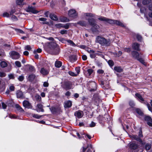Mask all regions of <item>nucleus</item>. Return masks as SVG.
<instances>
[{"mask_svg": "<svg viewBox=\"0 0 152 152\" xmlns=\"http://www.w3.org/2000/svg\"><path fill=\"white\" fill-rule=\"evenodd\" d=\"M89 24L92 26L91 30L93 32L99 31V26L95 23V19L93 18H89L87 19Z\"/></svg>", "mask_w": 152, "mask_h": 152, "instance_id": "f257e3e1", "label": "nucleus"}, {"mask_svg": "<svg viewBox=\"0 0 152 152\" xmlns=\"http://www.w3.org/2000/svg\"><path fill=\"white\" fill-rule=\"evenodd\" d=\"M49 47L50 49L51 50L54 49L55 50H56V52H53L52 53L53 55H57L59 53L60 51V48L59 46L57 44L53 42H51L50 43Z\"/></svg>", "mask_w": 152, "mask_h": 152, "instance_id": "f03ea898", "label": "nucleus"}, {"mask_svg": "<svg viewBox=\"0 0 152 152\" xmlns=\"http://www.w3.org/2000/svg\"><path fill=\"white\" fill-rule=\"evenodd\" d=\"M9 54L10 57L13 59H17L20 57L19 54L14 51L10 52Z\"/></svg>", "mask_w": 152, "mask_h": 152, "instance_id": "7ed1b4c3", "label": "nucleus"}, {"mask_svg": "<svg viewBox=\"0 0 152 152\" xmlns=\"http://www.w3.org/2000/svg\"><path fill=\"white\" fill-rule=\"evenodd\" d=\"M68 14L69 16L72 18H75L77 16V13L76 12V11L74 10H71L68 12Z\"/></svg>", "mask_w": 152, "mask_h": 152, "instance_id": "20e7f679", "label": "nucleus"}, {"mask_svg": "<svg viewBox=\"0 0 152 152\" xmlns=\"http://www.w3.org/2000/svg\"><path fill=\"white\" fill-rule=\"evenodd\" d=\"M90 91H94L96 88V84L94 82H92L89 83Z\"/></svg>", "mask_w": 152, "mask_h": 152, "instance_id": "39448f33", "label": "nucleus"}, {"mask_svg": "<svg viewBox=\"0 0 152 152\" xmlns=\"http://www.w3.org/2000/svg\"><path fill=\"white\" fill-rule=\"evenodd\" d=\"M109 23L111 24H115L117 25L122 27L124 26V25L120 21L116 20L110 19V20H109Z\"/></svg>", "mask_w": 152, "mask_h": 152, "instance_id": "423d86ee", "label": "nucleus"}, {"mask_svg": "<svg viewBox=\"0 0 152 152\" xmlns=\"http://www.w3.org/2000/svg\"><path fill=\"white\" fill-rule=\"evenodd\" d=\"M104 38L99 36L96 37V39L97 42L103 46L104 43Z\"/></svg>", "mask_w": 152, "mask_h": 152, "instance_id": "0eeeda50", "label": "nucleus"}, {"mask_svg": "<svg viewBox=\"0 0 152 152\" xmlns=\"http://www.w3.org/2000/svg\"><path fill=\"white\" fill-rule=\"evenodd\" d=\"M23 106L26 108L28 109H31L32 107L31 103L29 102L26 100H25L23 102Z\"/></svg>", "mask_w": 152, "mask_h": 152, "instance_id": "6e6552de", "label": "nucleus"}, {"mask_svg": "<svg viewBox=\"0 0 152 152\" xmlns=\"http://www.w3.org/2000/svg\"><path fill=\"white\" fill-rule=\"evenodd\" d=\"M145 121H147V124L150 126L152 127V119L149 116H146L145 117Z\"/></svg>", "mask_w": 152, "mask_h": 152, "instance_id": "1a4fd4ad", "label": "nucleus"}, {"mask_svg": "<svg viewBox=\"0 0 152 152\" xmlns=\"http://www.w3.org/2000/svg\"><path fill=\"white\" fill-rule=\"evenodd\" d=\"M129 148L131 150H135L138 149V146L137 144L135 143H132L129 145Z\"/></svg>", "mask_w": 152, "mask_h": 152, "instance_id": "9d476101", "label": "nucleus"}, {"mask_svg": "<svg viewBox=\"0 0 152 152\" xmlns=\"http://www.w3.org/2000/svg\"><path fill=\"white\" fill-rule=\"evenodd\" d=\"M28 12H30L33 14H37L39 12L36 10L35 9L32 7L28 6L27 9Z\"/></svg>", "mask_w": 152, "mask_h": 152, "instance_id": "9b49d317", "label": "nucleus"}, {"mask_svg": "<svg viewBox=\"0 0 152 152\" xmlns=\"http://www.w3.org/2000/svg\"><path fill=\"white\" fill-rule=\"evenodd\" d=\"M108 116V115H104V116H102L99 115V117H98V119L99 120V122L100 123H102V121H104L107 120L108 118L107 117Z\"/></svg>", "mask_w": 152, "mask_h": 152, "instance_id": "f8f14e48", "label": "nucleus"}, {"mask_svg": "<svg viewBox=\"0 0 152 152\" xmlns=\"http://www.w3.org/2000/svg\"><path fill=\"white\" fill-rule=\"evenodd\" d=\"M83 113L82 111L79 110L75 113V115L78 118H81L83 115Z\"/></svg>", "mask_w": 152, "mask_h": 152, "instance_id": "ddd939ff", "label": "nucleus"}, {"mask_svg": "<svg viewBox=\"0 0 152 152\" xmlns=\"http://www.w3.org/2000/svg\"><path fill=\"white\" fill-rule=\"evenodd\" d=\"M87 52L90 54V56L91 58H94L96 56V53H95V51L91 50H87Z\"/></svg>", "mask_w": 152, "mask_h": 152, "instance_id": "4468645a", "label": "nucleus"}, {"mask_svg": "<svg viewBox=\"0 0 152 152\" xmlns=\"http://www.w3.org/2000/svg\"><path fill=\"white\" fill-rule=\"evenodd\" d=\"M133 49L137 51H140V45L137 43H135L133 44L132 46Z\"/></svg>", "mask_w": 152, "mask_h": 152, "instance_id": "2eb2a0df", "label": "nucleus"}, {"mask_svg": "<svg viewBox=\"0 0 152 152\" xmlns=\"http://www.w3.org/2000/svg\"><path fill=\"white\" fill-rule=\"evenodd\" d=\"M104 43L103 46H109L111 43V40L110 39H104Z\"/></svg>", "mask_w": 152, "mask_h": 152, "instance_id": "dca6fc26", "label": "nucleus"}, {"mask_svg": "<svg viewBox=\"0 0 152 152\" xmlns=\"http://www.w3.org/2000/svg\"><path fill=\"white\" fill-rule=\"evenodd\" d=\"M132 55L133 58L136 59H137L139 57V54L138 52L136 51H132Z\"/></svg>", "mask_w": 152, "mask_h": 152, "instance_id": "f3484780", "label": "nucleus"}, {"mask_svg": "<svg viewBox=\"0 0 152 152\" xmlns=\"http://www.w3.org/2000/svg\"><path fill=\"white\" fill-rule=\"evenodd\" d=\"M72 105V102L70 101H67L64 102V107L65 108L70 107Z\"/></svg>", "mask_w": 152, "mask_h": 152, "instance_id": "a211bd4d", "label": "nucleus"}, {"mask_svg": "<svg viewBox=\"0 0 152 152\" xmlns=\"http://www.w3.org/2000/svg\"><path fill=\"white\" fill-rule=\"evenodd\" d=\"M50 17L51 19L57 21L58 20L57 16L53 13L50 14Z\"/></svg>", "mask_w": 152, "mask_h": 152, "instance_id": "6ab92c4d", "label": "nucleus"}, {"mask_svg": "<svg viewBox=\"0 0 152 152\" xmlns=\"http://www.w3.org/2000/svg\"><path fill=\"white\" fill-rule=\"evenodd\" d=\"M63 88L66 90L70 89L72 88L71 85L69 83H66L65 86H63Z\"/></svg>", "mask_w": 152, "mask_h": 152, "instance_id": "aec40b11", "label": "nucleus"}, {"mask_svg": "<svg viewBox=\"0 0 152 152\" xmlns=\"http://www.w3.org/2000/svg\"><path fill=\"white\" fill-rule=\"evenodd\" d=\"M37 106L38 108V109H37V111L38 112H40V111L43 112L44 110L43 109V105L40 104H38L37 105Z\"/></svg>", "mask_w": 152, "mask_h": 152, "instance_id": "412c9836", "label": "nucleus"}, {"mask_svg": "<svg viewBox=\"0 0 152 152\" xmlns=\"http://www.w3.org/2000/svg\"><path fill=\"white\" fill-rule=\"evenodd\" d=\"M77 24H79L80 26L86 27L87 26V23L84 21H80L77 23Z\"/></svg>", "mask_w": 152, "mask_h": 152, "instance_id": "4be33fe9", "label": "nucleus"}, {"mask_svg": "<svg viewBox=\"0 0 152 152\" xmlns=\"http://www.w3.org/2000/svg\"><path fill=\"white\" fill-rule=\"evenodd\" d=\"M114 70L118 72H121L123 71V69L120 66H115L114 67Z\"/></svg>", "mask_w": 152, "mask_h": 152, "instance_id": "5701e85b", "label": "nucleus"}, {"mask_svg": "<svg viewBox=\"0 0 152 152\" xmlns=\"http://www.w3.org/2000/svg\"><path fill=\"white\" fill-rule=\"evenodd\" d=\"M98 19L100 20L106 21L109 23V20H110V19H109L103 17H101L100 18H99Z\"/></svg>", "mask_w": 152, "mask_h": 152, "instance_id": "b1692460", "label": "nucleus"}, {"mask_svg": "<svg viewBox=\"0 0 152 152\" xmlns=\"http://www.w3.org/2000/svg\"><path fill=\"white\" fill-rule=\"evenodd\" d=\"M16 95L17 97L18 98H22L23 96V94L22 92L19 90L17 91Z\"/></svg>", "mask_w": 152, "mask_h": 152, "instance_id": "393cba45", "label": "nucleus"}, {"mask_svg": "<svg viewBox=\"0 0 152 152\" xmlns=\"http://www.w3.org/2000/svg\"><path fill=\"white\" fill-rule=\"evenodd\" d=\"M15 106L16 108L18 110L21 112H24L23 110L19 104H16Z\"/></svg>", "mask_w": 152, "mask_h": 152, "instance_id": "a878e982", "label": "nucleus"}, {"mask_svg": "<svg viewBox=\"0 0 152 152\" xmlns=\"http://www.w3.org/2000/svg\"><path fill=\"white\" fill-rule=\"evenodd\" d=\"M62 65V63L59 61H56L55 63L56 67L58 68L60 67Z\"/></svg>", "mask_w": 152, "mask_h": 152, "instance_id": "bb28decb", "label": "nucleus"}, {"mask_svg": "<svg viewBox=\"0 0 152 152\" xmlns=\"http://www.w3.org/2000/svg\"><path fill=\"white\" fill-rule=\"evenodd\" d=\"M41 73L43 75H46L48 74V72L47 70H45L44 68H42L40 71Z\"/></svg>", "mask_w": 152, "mask_h": 152, "instance_id": "cd10ccee", "label": "nucleus"}, {"mask_svg": "<svg viewBox=\"0 0 152 152\" xmlns=\"http://www.w3.org/2000/svg\"><path fill=\"white\" fill-rule=\"evenodd\" d=\"M69 59L70 61L72 62H74L77 60L76 57L75 56H71L69 57Z\"/></svg>", "mask_w": 152, "mask_h": 152, "instance_id": "c85d7f7f", "label": "nucleus"}, {"mask_svg": "<svg viewBox=\"0 0 152 152\" xmlns=\"http://www.w3.org/2000/svg\"><path fill=\"white\" fill-rule=\"evenodd\" d=\"M135 96L139 99L141 102H143L144 101L143 99L140 94L136 93L135 94Z\"/></svg>", "mask_w": 152, "mask_h": 152, "instance_id": "c756f323", "label": "nucleus"}, {"mask_svg": "<svg viewBox=\"0 0 152 152\" xmlns=\"http://www.w3.org/2000/svg\"><path fill=\"white\" fill-rule=\"evenodd\" d=\"M61 21L62 22H69V19L66 17H64L60 19Z\"/></svg>", "mask_w": 152, "mask_h": 152, "instance_id": "7c9ffc66", "label": "nucleus"}, {"mask_svg": "<svg viewBox=\"0 0 152 152\" xmlns=\"http://www.w3.org/2000/svg\"><path fill=\"white\" fill-rule=\"evenodd\" d=\"M0 65L2 67L4 68L6 67L7 66V64L5 62L3 61L1 62Z\"/></svg>", "mask_w": 152, "mask_h": 152, "instance_id": "2f4dec72", "label": "nucleus"}, {"mask_svg": "<svg viewBox=\"0 0 152 152\" xmlns=\"http://www.w3.org/2000/svg\"><path fill=\"white\" fill-rule=\"evenodd\" d=\"M24 0H16V3L17 4L20 5L22 4Z\"/></svg>", "mask_w": 152, "mask_h": 152, "instance_id": "473e14b6", "label": "nucleus"}, {"mask_svg": "<svg viewBox=\"0 0 152 152\" xmlns=\"http://www.w3.org/2000/svg\"><path fill=\"white\" fill-rule=\"evenodd\" d=\"M70 26V24L69 23H67L65 25L63 24L62 27L64 28L65 29H67L69 28Z\"/></svg>", "mask_w": 152, "mask_h": 152, "instance_id": "72a5a7b5", "label": "nucleus"}, {"mask_svg": "<svg viewBox=\"0 0 152 152\" xmlns=\"http://www.w3.org/2000/svg\"><path fill=\"white\" fill-rule=\"evenodd\" d=\"M87 148L88 149L87 150V152H92L91 149H92V147L91 144L88 145H87Z\"/></svg>", "mask_w": 152, "mask_h": 152, "instance_id": "f704fd0d", "label": "nucleus"}, {"mask_svg": "<svg viewBox=\"0 0 152 152\" xmlns=\"http://www.w3.org/2000/svg\"><path fill=\"white\" fill-rule=\"evenodd\" d=\"M35 77V76L34 75L32 74L29 75L28 78L31 80H33Z\"/></svg>", "mask_w": 152, "mask_h": 152, "instance_id": "c9c22d12", "label": "nucleus"}, {"mask_svg": "<svg viewBox=\"0 0 152 152\" xmlns=\"http://www.w3.org/2000/svg\"><path fill=\"white\" fill-rule=\"evenodd\" d=\"M137 60H138L140 62L143 64L145 65V63L144 62V60L142 58H139V57L137 59Z\"/></svg>", "mask_w": 152, "mask_h": 152, "instance_id": "e433bc0d", "label": "nucleus"}, {"mask_svg": "<svg viewBox=\"0 0 152 152\" xmlns=\"http://www.w3.org/2000/svg\"><path fill=\"white\" fill-rule=\"evenodd\" d=\"M36 100L38 101H40L41 100V96L38 95H36Z\"/></svg>", "mask_w": 152, "mask_h": 152, "instance_id": "4c0bfd02", "label": "nucleus"}, {"mask_svg": "<svg viewBox=\"0 0 152 152\" xmlns=\"http://www.w3.org/2000/svg\"><path fill=\"white\" fill-rule=\"evenodd\" d=\"M151 148V145L150 144H147L145 146V148L146 150H149Z\"/></svg>", "mask_w": 152, "mask_h": 152, "instance_id": "58836bf2", "label": "nucleus"}, {"mask_svg": "<svg viewBox=\"0 0 152 152\" xmlns=\"http://www.w3.org/2000/svg\"><path fill=\"white\" fill-rule=\"evenodd\" d=\"M29 68L31 72H35V71L34 67L33 66L29 65Z\"/></svg>", "mask_w": 152, "mask_h": 152, "instance_id": "ea45409f", "label": "nucleus"}, {"mask_svg": "<svg viewBox=\"0 0 152 152\" xmlns=\"http://www.w3.org/2000/svg\"><path fill=\"white\" fill-rule=\"evenodd\" d=\"M16 65L18 67H20L21 66L20 62L18 61H16L15 62Z\"/></svg>", "mask_w": 152, "mask_h": 152, "instance_id": "a19ab883", "label": "nucleus"}, {"mask_svg": "<svg viewBox=\"0 0 152 152\" xmlns=\"http://www.w3.org/2000/svg\"><path fill=\"white\" fill-rule=\"evenodd\" d=\"M129 104L130 106L132 107H133L135 105L133 101H130L129 102Z\"/></svg>", "mask_w": 152, "mask_h": 152, "instance_id": "79ce46f5", "label": "nucleus"}, {"mask_svg": "<svg viewBox=\"0 0 152 152\" xmlns=\"http://www.w3.org/2000/svg\"><path fill=\"white\" fill-rule=\"evenodd\" d=\"M136 111L137 113L140 115H141L143 114L142 111L139 109L137 108L136 109Z\"/></svg>", "mask_w": 152, "mask_h": 152, "instance_id": "37998d69", "label": "nucleus"}, {"mask_svg": "<svg viewBox=\"0 0 152 152\" xmlns=\"http://www.w3.org/2000/svg\"><path fill=\"white\" fill-rule=\"evenodd\" d=\"M25 49L28 50V51H30L31 50V48L30 45H27L25 46Z\"/></svg>", "mask_w": 152, "mask_h": 152, "instance_id": "c03bdc74", "label": "nucleus"}, {"mask_svg": "<svg viewBox=\"0 0 152 152\" xmlns=\"http://www.w3.org/2000/svg\"><path fill=\"white\" fill-rule=\"evenodd\" d=\"M108 63L109 65L111 66H112L114 65V62L113 61L111 60H109Z\"/></svg>", "mask_w": 152, "mask_h": 152, "instance_id": "a18cd8bd", "label": "nucleus"}, {"mask_svg": "<svg viewBox=\"0 0 152 152\" xmlns=\"http://www.w3.org/2000/svg\"><path fill=\"white\" fill-rule=\"evenodd\" d=\"M15 30L17 31V32H18V33H21V34H24V32L22 31V30L20 29H17V28H15Z\"/></svg>", "mask_w": 152, "mask_h": 152, "instance_id": "49530a36", "label": "nucleus"}, {"mask_svg": "<svg viewBox=\"0 0 152 152\" xmlns=\"http://www.w3.org/2000/svg\"><path fill=\"white\" fill-rule=\"evenodd\" d=\"M69 74L71 76H77V75H76V74L74 72L71 71H69Z\"/></svg>", "mask_w": 152, "mask_h": 152, "instance_id": "de8ad7c7", "label": "nucleus"}, {"mask_svg": "<svg viewBox=\"0 0 152 152\" xmlns=\"http://www.w3.org/2000/svg\"><path fill=\"white\" fill-rule=\"evenodd\" d=\"M149 2V0H143L142 3L144 5H146L148 4Z\"/></svg>", "mask_w": 152, "mask_h": 152, "instance_id": "09e8293b", "label": "nucleus"}, {"mask_svg": "<svg viewBox=\"0 0 152 152\" xmlns=\"http://www.w3.org/2000/svg\"><path fill=\"white\" fill-rule=\"evenodd\" d=\"M32 116L34 118H39L41 117L42 116L41 115H39L37 114H34L32 115Z\"/></svg>", "mask_w": 152, "mask_h": 152, "instance_id": "8fccbe9b", "label": "nucleus"}, {"mask_svg": "<svg viewBox=\"0 0 152 152\" xmlns=\"http://www.w3.org/2000/svg\"><path fill=\"white\" fill-rule=\"evenodd\" d=\"M75 71L77 72L76 75H77V76L79 74L80 72V69L79 67H77L75 69Z\"/></svg>", "mask_w": 152, "mask_h": 152, "instance_id": "3c124183", "label": "nucleus"}, {"mask_svg": "<svg viewBox=\"0 0 152 152\" xmlns=\"http://www.w3.org/2000/svg\"><path fill=\"white\" fill-rule=\"evenodd\" d=\"M87 72L89 74V76L93 72V70L92 69H89L87 70Z\"/></svg>", "mask_w": 152, "mask_h": 152, "instance_id": "603ef678", "label": "nucleus"}, {"mask_svg": "<svg viewBox=\"0 0 152 152\" xmlns=\"http://www.w3.org/2000/svg\"><path fill=\"white\" fill-rule=\"evenodd\" d=\"M4 17H9L10 16V14L7 12H4L3 15Z\"/></svg>", "mask_w": 152, "mask_h": 152, "instance_id": "864d4df0", "label": "nucleus"}, {"mask_svg": "<svg viewBox=\"0 0 152 152\" xmlns=\"http://www.w3.org/2000/svg\"><path fill=\"white\" fill-rule=\"evenodd\" d=\"M63 24L61 23H58L56 24L55 25V26L58 28H60L62 27Z\"/></svg>", "mask_w": 152, "mask_h": 152, "instance_id": "5fc2aeb1", "label": "nucleus"}, {"mask_svg": "<svg viewBox=\"0 0 152 152\" xmlns=\"http://www.w3.org/2000/svg\"><path fill=\"white\" fill-rule=\"evenodd\" d=\"M42 51V50L41 49L39 48L37 49V51H34V54H36L37 52L38 53H40Z\"/></svg>", "mask_w": 152, "mask_h": 152, "instance_id": "6e6d98bb", "label": "nucleus"}, {"mask_svg": "<svg viewBox=\"0 0 152 152\" xmlns=\"http://www.w3.org/2000/svg\"><path fill=\"white\" fill-rule=\"evenodd\" d=\"M67 31L66 30H61L60 31V33L61 34H67Z\"/></svg>", "mask_w": 152, "mask_h": 152, "instance_id": "4d7b16f0", "label": "nucleus"}, {"mask_svg": "<svg viewBox=\"0 0 152 152\" xmlns=\"http://www.w3.org/2000/svg\"><path fill=\"white\" fill-rule=\"evenodd\" d=\"M9 89L11 91H14L15 87L13 85H12L10 86Z\"/></svg>", "mask_w": 152, "mask_h": 152, "instance_id": "13d9d810", "label": "nucleus"}, {"mask_svg": "<svg viewBox=\"0 0 152 152\" xmlns=\"http://www.w3.org/2000/svg\"><path fill=\"white\" fill-rule=\"evenodd\" d=\"M145 103L146 104L149 110L151 111L152 109L151 107H150V104L148 103L147 102H146Z\"/></svg>", "mask_w": 152, "mask_h": 152, "instance_id": "bf43d9fd", "label": "nucleus"}, {"mask_svg": "<svg viewBox=\"0 0 152 152\" xmlns=\"http://www.w3.org/2000/svg\"><path fill=\"white\" fill-rule=\"evenodd\" d=\"M24 78V76L23 75H21V76H20L18 77V79L20 81H22L23 80Z\"/></svg>", "mask_w": 152, "mask_h": 152, "instance_id": "052dcab7", "label": "nucleus"}, {"mask_svg": "<svg viewBox=\"0 0 152 152\" xmlns=\"http://www.w3.org/2000/svg\"><path fill=\"white\" fill-rule=\"evenodd\" d=\"M67 42L68 43H69L72 46H74L75 45V44L71 40H68Z\"/></svg>", "mask_w": 152, "mask_h": 152, "instance_id": "680f3d73", "label": "nucleus"}, {"mask_svg": "<svg viewBox=\"0 0 152 152\" xmlns=\"http://www.w3.org/2000/svg\"><path fill=\"white\" fill-rule=\"evenodd\" d=\"M85 14L86 16H90V17H94L93 15L91 13H85Z\"/></svg>", "mask_w": 152, "mask_h": 152, "instance_id": "e2e57ef3", "label": "nucleus"}, {"mask_svg": "<svg viewBox=\"0 0 152 152\" xmlns=\"http://www.w3.org/2000/svg\"><path fill=\"white\" fill-rule=\"evenodd\" d=\"M122 54V53L121 51H119L118 52L116 53V56L117 57H119Z\"/></svg>", "mask_w": 152, "mask_h": 152, "instance_id": "0e129e2a", "label": "nucleus"}, {"mask_svg": "<svg viewBox=\"0 0 152 152\" xmlns=\"http://www.w3.org/2000/svg\"><path fill=\"white\" fill-rule=\"evenodd\" d=\"M97 72L99 74H102L104 72V71L102 69H99L97 70Z\"/></svg>", "mask_w": 152, "mask_h": 152, "instance_id": "69168bd1", "label": "nucleus"}, {"mask_svg": "<svg viewBox=\"0 0 152 152\" xmlns=\"http://www.w3.org/2000/svg\"><path fill=\"white\" fill-rule=\"evenodd\" d=\"M58 40L60 41H61L63 43L64 42L66 41L64 38H59Z\"/></svg>", "mask_w": 152, "mask_h": 152, "instance_id": "338daca9", "label": "nucleus"}, {"mask_svg": "<svg viewBox=\"0 0 152 152\" xmlns=\"http://www.w3.org/2000/svg\"><path fill=\"white\" fill-rule=\"evenodd\" d=\"M6 75V74L3 72H0V77H4Z\"/></svg>", "mask_w": 152, "mask_h": 152, "instance_id": "774afa93", "label": "nucleus"}]
</instances>
